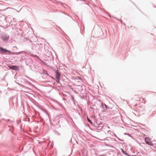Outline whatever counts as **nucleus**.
I'll return each instance as SVG.
<instances>
[{"instance_id":"obj_3","label":"nucleus","mask_w":156,"mask_h":156,"mask_svg":"<svg viewBox=\"0 0 156 156\" xmlns=\"http://www.w3.org/2000/svg\"><path fill=\"white\" fill-rule=\"evenodd\" d=\"M56 74L55 78L57 79V82L58 83H59V78H60V74L57 71L56 72Z\"/></svg>"},{"instance_id":"obj_4","label":"nucleus","mask_w":156,"mask_h":156,"mask_svg":"<svg viewBox=\"0 0 156 156\" xmlns=\"http://www.w3.org/2000/svg\"><path fill=\"white\" fill-rule=\"evenodd\" d=\"M0 51L2 52H8L9 53H10L11 52L8 50H6L5 49L3 48H2L0 47Z\"/></svg>"},{"instance_id":"obj_6","label":"nucleus","mask_w":156,"mask_h":156,"mask_svg":"<svg viewBox=\"0 0 156 156\" xmlns=\"http://www.w3.org/2000/svg\"><path fill=\"white\" fill-rule=\"evenodd\" d=\"M87 121L89 122H90L91 123V124H92V122L88 118H87Z\"/></svg>"},{"instance_id":"obj_9","label":"nucleus","mask_w":156,"mask_h":156,"mask_svg":"<svg viewBox=\"0 0 156 156\" xmlns=\"http://www.w3.org/2000/svg\"><path fill=\"white\" fill-rule=\"evenodd\" d=\"M123 152H124V151H123V150H122Z\"/></svg>"},{"instance_id":"obj_5","label":"nucleus","mask_w":156,"mask_h":156,"mask_svg":"<svg viewBox=\"0 0 156 156\" xmlns=\"http://www.w3.org/2000/svg\"><path fill=\"white\" fill-rule=\"evenodd\" d=\"M10 68L14 70H17L18 69V67L16 66H10Z\"/></svg>"},{"instance_id":"obj_8","label":"nucleus","mask_w":156,"mask_h":156,"mask_svg":"<svg viewBox=\"0 0 156 156\" xmlns=\"http://www.w3.org/2000/svg\"><path fill=\"white\" fill-rule=\"evenodd\" d=\"M34 57H37V56H36V55H34Z\"/></svg>"},{"instance_id":"obj_2","label":"nucleus","mask_w":156,"mask_h":156,"mask_svg":"<svg viewBox=\"0 0 156 156\" xmlns=\"http://www.w3.org/2000/svg\"><path fill=\"white\" fill-rule=\"evenodd\" d=\"M9 38V36L5 35L2 37V38L3 40L5 41H7Z\"/></svg>"},{"instance_id":"obj_7","label":"nucleus","mask_w":156,"mask_h":156,"mask_svg":"<svg viewBox=\"0 0 156 156\" xmlns=\"http://www.w3.org/2000/svg\"><path fill=\"white\" fill-rule=\"evenodd\" d=\"M17 53H16V52L14 53V54H17Z\"/></svg>"},{"instance_id":"obj_1","label":"nucleus","mask_w":156,"mask_h":156,"mask_svg":"<svg viewBox=\"0 0 156 156\" xmlns=\"http://www.w3.org/2000/svg\"><path fill=\"white\" fill-rule=\"evenodd\" d=\"M145 141L146 143L148 145L152 146L153 143L151 141V140L149 137H146L145 138Z\"/></svg>"}]
</instances>
